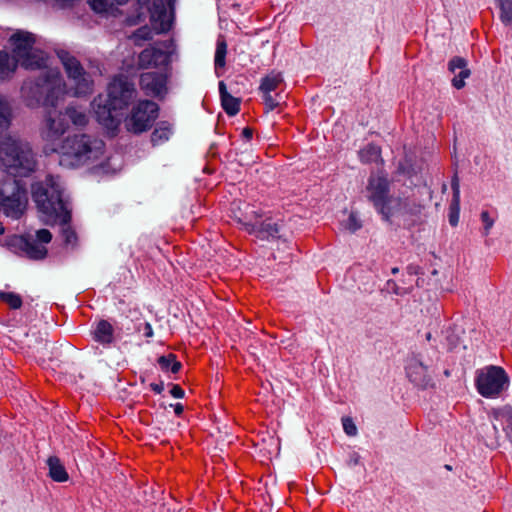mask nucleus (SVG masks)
Returning a JSON list of instances; mask_svg holds the SVG:
<instances>
[{"instance_id":"nucleus-7","label":"nucleus","mask_w":512,"mask_h":512,"mask_svg":"<svg viewBox=\"0 0 512 512\" xmlns=\"http://www.w3.org/2000/svg\"><path fill=\"white\" fill-rule=\"evenodd\" d=\"M14 45V58L26 69L46 68L44 52L33 47L34 37L28 32H17L10 39Z\"/></svg>"},{"instance_id":"nucleus-42","label":"nucleus","mask_w":512,"mask_h":512,"mask_svg":"<svg viewBox=\"0 0 512 512\" xmlns=\"http://www.w3.org/2000/svg\"><path fill=\"white\" fill-rule=\"evenodd\" d=\"M51 239L52 234L47 229H40L36 232V240L42 245L49 243Z\"/></svg>"},{"instance_id":"nucleus-37","label":"nucleus","mask_w":512,"mask_h":512,"mask_svg":"<svg viewBox=\"0 0 512 512\" xmlns=\"http://www.w3.org/2000/svg\"><path fill=\"white\" fill-rule=\"evenodd\" d=\"M344 228L354 233L362 227V223L356 213L352 212L343 223Z\"/></svg>"},{"instance_id":"nucleus-29","label":"nucleus","mask_w":512,"mask_h":512,"mask_svg":"<svg viewBox=\"0 0 512 512\" xmlns=\"http://www.w3.org/2000/svg\"><path fill=\"white\" fill-rule=\"evenodd\" d=\"M65 115L77 127H84L88 123L87 114L76 107L68 106L65 110Z\"/></svg>"},{"instance_id":"nucleus-52","label":"nucleus","mask_w":512,"mask_h":512,"mask_svg":"<svg viewBox=\"0 0 512 512\" xmlns=\"http://www.w3.org/2000/svg\"><path fill=\"white\" fill-rule=\"evenodd\" d=\"M243 223H244V225H247V226H249V225H250L249 220L247 219V217H245V218L243 219Z\"/></svg>"},{"instance_id":"nucleus-11","label":"nucleus","mask_w":512,"mask_h":512,"mask_svg":"<svg viewBox=\"0 0 512 512\" xmlns=\"http://www.w3.org/2000/svg\"><path fill=\"white\" fill-rule=\"evenodd\" d=\"M162 48L150 46L144 49L138 56V67L141 69L156 68L165 66L170 62L171 54L174 51L172 40L160 44Z\"/></svg>"},{"instance_id":"nucleus-2","label":"nucleus","mask_w":512,"mask_h":512,"mask_svg":"<svg viewBox=\"0 0 512 512\" xmlns=\"http://www.w3.org/2000/svg\"><path fill=\"white\" fill-rule=\"evenodd\" d=\"M136 95L135 86L127 77H115L108 86L107 96L99 95L92 102L97 121L108 130H116L121 121L122 111Z\"/></svg>"},{"instance_id":"nucleus-15","label":"nucleus","mask_w":512,"mask_h":512,"mask_svg":"<svg viewBox=\"0 0 512 512\" xmlns=\"http://www.w3.org/2000/svg\"><path fill=\"white\" fill-rule=\"evenodd\" d=\"M140 87L146 95L161 98L166 93V77L156 72L143 73L140 76Z\"/></svg>"},{"instance_id":"nucleus-13","label":"nucleus","mask_w":512,"mask_h":512,"mask_svg":"<svg viewBox=\"0 0 512 512\" xmlns=\"http://www.w3.org/2000/svg\"><path fill=\"white\" fill-rule=\"evenodd\" d=\"M406 373L409 380L419 388L426 389L433 386L429 367L424 365L417 356L409 359L406 366Z\"/></svg>"},{"instance_id":"nucleus-47","label":"nucleus","mask_w":512,"mask_h":512,"mask_svg":"<svg viewBox=\"0 0 512 512\" xmlns=\"http://www.w3.org/2000/svg\"><path fill=\"white\" fill-rule=\"evenodd\" d=\"M143 334L145 337H152L153 336V329L150 323L144 324Z\"/></svg>"},{"instance_id":"nucleus-16","label":"nucleus","mask_w":512,"mask_h":512,"mask_svg":"<svg viewBox=\"0 0 512 512\" xmlns=\"http://www.w3.org/2000/svg\"><path fill=\"white\" fill-rule=\"evenodd\" d=\"M62 83L65 87L64 96H86L92 93L94 86V81L88 72L77 75L75 79H69L68 84H65L63 80Z\"/></svg>"},{"instance_id":"nucleus-23","label":"nucleus","mask_w":512,"mask_h":512,"mask_svg":"<svg viewBox=\"0 0 512 512\" xmlns=\"http://www.w3.org/2000/svg\"><path fill=\"white\" fill-rule=\"evenodd\" d=\"M402 197L388 196L385 202L377 210L384 220L389 221L392 216L403 214Z\"/></svg>"},{"instance_id":"nucleus-25","label":"nucleus","mask_w":512,"mask_h":512,"mask_svg":"<svg viewBox=\"0 0 512 512\" xmlns=\"http://www.w3.org/2000/svg\"><path fill=\"white\" fill-rule=\"evenodd\" d=\"M219 92L221 96L222 107L229 115H235L239 112L240 103L237 98L230 95L226 90L224 82L219 83Z\"/></svg>"},{"instance_id":"nucleus-45","label":"nucleus","mask_w":512,"mask_h":512,"mask_svg":"<svg viewBox=\"0 0 512 512\" xmlns=\"http://www.w3.org/2000/svg\"><path fill=\"white\" fill-rule=\"evenodd\" d=\"M386 289L388 291H391L392 293L396 294V295H402L404 293V291H402L399 286L397 285V283L393 280H389L387 281L386 283Z\"/></svg>"},{"instance_id":"nucleus-40","label":"nucleus","mask_w":512,"mask_h":512,"mask_svg":"<svg viewBox=\"0 0 512 512\" xmlns=\"http://www.w3.org/2000/svg\"><path fill=\"white\" fill-rule=\"evenodd\" d=\"M403 214H413L419 211L420 206L415 200H411L409 197L403 198L402 202Z\"/></svg>"},{"instance_id":"nucleus-19","label":"nucleus","mask_w":512,"mask_h":512,"mask_svg":"<svg viewBox=\"0 0 512 512\" xmlns=\"http://www.w3.org/2000/svg\"><path fill=\"white\" fill-rule=\"evenodd\" d=\"M466 59L455 56L448 63V70L454 74L452 86L456 89H462L465 86V79L471 75L470 69L467 67Z\"/></svg>"},{"instance_id":"nucleus-14","label":"nucleus","mask_w":512,"mask_h":512,"mask_svg":"<svg viewBox=\"0 0 512 512\" xmlns=\"http://www.w3.org/2000/svg\"><path fill=\"white\" fill-rule=\"evenodd\" d=\"M69 128V122L65 112H49L45 121L43 137L46 141L58 140Z\"/></svg>"},{"instance_id":"nucleus-9","label":"nucleus","mask_w":512,"mask_h":512,"mask_svg":"<svg viewBox=\"0 0 512 512\" xmlns=\"http://www.w3.org/2000/svg\"><path fill=\"white\" fill-rule=\"evenodd\" d=\"M158 110V105L153 101H139L126 119L127 130L135 134L147 131L158 117Z\"/></svg>"},{"instance_id":"nucleus-34","label":"nucleus","mask_w":512,"mask_h":512,"mask_svg":"<svg viewBox=\"0 0 512 512\" xmlns=\"http://www.w3.org/2000/svg\"><path fill=\"white\" fill-rule=\"evenodd\" d=\"M11 109L8 102L0 97V129H6L10 124Z\"/></svg>"},{"instance_id":"nucleus-5","label":"nucleus","mask_w":512,"mask_h":512,"mask_svg":"<svg viewBox=\"0 0 512 512\" xmlns=\"http://www.w3.org/2000/svg\"><path fill=\"white\" fill-rule=\"evenodd\" d=\"M37 166L35 154L27 142L0 136V167H2L14 179L27 177L32 174Z\"/></svg>"},{"instance_id":"nucleus-12","label":"nucleus","mask_w":512,"mask_h":512,"mask_svg":"<svg viewBox=\"0 0 512 512\" xmlns=\"http://www.w3.org/2000/svg\"><path fill=\"white\" fill-rule=\"evenodd\" d=\"M367 198L372 202L376 210L389 196V181L385 176L372 174L366 186Z\"/></svg>"},{"instance_id":"nucleus-43","label":"nucleus","mask_w":512,"mask_h":512,"mask_svg":"<svg viewBox=\"0 0 512 512\" xmlns=\"http://www.w3.org/2000/svg\"><path fill=\"white\" fill-rule=\"evenodd\" d=\"M481 220L484 223V234L487 235L494 224V219L490 217L488 211H482Z\"/></svg>"},{"instance_id":"nucleus-32","label":"nucleus","mask_w":512,"mask_h":512,"mask_svg":"<svg viewBox=\"0 0 512 512\" xmlns=\"http://www.w3.org/2000/svg\"><path fill=\"white\" fill-rule=\"evenodd\" d=\"M227 53V44L223 37H219L217 40L216 51H215V69L223 68L225 66V57Z\"/></svg>"},{"instance_id":"nucleus-31","label":"nucleus","mask_w":512,"mask_h":512,"mask_svg":"<svg viewBox=\"0 0 512 512\" xmlns=\"http://www.w3.org/2000/svg\"><path fill=\"white\" fill-rule=\"evenodd\" d=\"M380 155V148L373 144H368L366 147L359 151V158L361 162L365 164L378 161Z\"/></svg>"},{"instance_id":"nucleus-30","label":"nucleus","mask_w":512,"mask_h":512,"mask_svg":"<svg viewBox=\"0 0 512 512\" xmlns=\"http://www.w3.org/2000/svg\"><path fill=\"white\" fill-rule=\"evenodd\" d=\"M500 10V20L507 26L512 28V0H496Z\"/></svg>"},{"instance_id":"nucleus-48","label":"nucleus","mask_w":512,"mask_h":512,"mask_svg":"<svg viewBox=\"0 0 512 512\" xmlns=\"http://www.w3.org/2000/svg\"><path fill=\"white\" fill-rule=\"evenodd\" d=\"M253 133L254 131L252 128H244L242 131V136L247 140H251L253 137Z\"/></svg>"},{"instance_id":"nucleus-38","label":"nucleus","mask_w":512,"mask_h":512,"mask_svg":"<svg viewBox=\"0 0 512 512\" xmlns=\"http://www.w3.org/2000/svg\"><path fill=\"white\" fill-rule=\"evenodd\" d=\"M89 5L97 13L107 12L113 5L111 0H89Z\"/></svg>"},{"instance_id":"nucleus-21","label":"nucleus","mask_w":512,"mask_h":512,"mask_svg":"<svg viewBox=\"0 0 512 512\" xmlns=\"http://www.w3.org/2000/svg\"><path fill=\"white\" fill-rule=\"evenodd\" d=\"M18 245L22 251L31 259H43L47 254V249L40 244L31 235L21 236L18 239Z\"/></svg>"},{"instance_id":"nucleus-54","label":"nucleus","mask_w":512,"mask_h":512,"mask_svg":"<svg viewBox=\"0 0 512 512\" xmlns=\"http://www.w3.org/2000/svg\"><path fill=\"white\" fill-rule=\"evenodd\" d=\"M397 272H398V268H396V267H395V268H393V269H392V273H393V274H395V273H397Z\"/></svg>"},{"instance_id":"nucleus-50","label":"nucleus","mask_w":512,"mask_h":512,"mask_svg":"<svg viewBox=\"0 0 512 512\" xmlns=\"http://www.w3.org/2000/svg\"><path fill=\"white\" fill-rule=\"evenodd\" d=\"M174 411H175L176 415H181L182 412H183L182 404H180V403L175 404L174 405Z\"/></svg>"},{"instance_id":"nucleus-49","label":"nucleus","mask_w":512,"mask_h":512,"mask_svg":"<svg viewBox=\"0 0 512 512\" xmlns=\"http://www.w3.org/2000/svg\"><path fill=\"white\" fill-rule=\"evenodd\" d=\"M150 387L156 393H161L163 391V385L162 384L151 383Z\"/></svg>"},{"instance_id":"nucleus-10","label":"nucleus","mask_w":512,"mask_h":512,"mask_svg":"<svg viewBox=\"0 0 512 512\" xmlns=\"http://www.w3.org/2000/svg\"><path fill=\"white\" fill-rule=\"evenodd\" d=\"M284 81L281 73L271 72L261 80L258 87L266 112L276 108L283 100Z\"/></svg>"},{"instance_id":"nucleus-35","label":"nucleus","mask_w":512,"mask_h":512,"mask_svg":"<svg viewBox=\"0 0 512 512\" xmlns=\"http://www.w3.org/2000/svg\"><path fill=\"white\" fill-rule=\"evenodd\" d=\"M135 45L141 46L144 41L152 39V30L148 26L137 29L131 36Z\"/></svg>"},{"instance_id":"nucleus-41","label":"nucleus","mask_w":512,"mask_h":512,"mask_svg":"<svg viewBox=\"0 0 512 512\" xmlns=\"http://www.w3.org/2000/svg\"><path fill=\"white\" fill-rule=\"evenodd\" d=\"M343 429L349 436H355L357 434V428L351 418L342 419Z\"/></svg>"},{"instance_id":"nucleus-8","label":"nucleus","mask_w":512,"mask_h":512,"mask_svg":"<svg viewBox=\"0 0 512 512\" xmlns=\"http://www.w3.org/2000/svg\"><path fill=\"white\" fill-rule=\"evenodd\" d=\"M509 384L505 370L498 366H488L478 371L476 387L480 395L494 398L501 394Z\"/></svg>"},{"instance_id":"nucleus-24","label":"nucleus","mask_w":512,"mask_h":512,"mask_svg":"<svg viewBox=\"0 0 512 512\" xmlns=\"http://www.w3.org/2000/svg\"><path fill=\"white\" fill-rule=\"evenodd\" d=\"M113 334V326L108 321L101 320L96 325V328L93 332V338L95 341L103 345H109L114 341Z\"/></svg>"},{"instance_id":"nucleus-44","label":"nucleus","mask_w":512,"mask_h":512,"mask_svg":"<svg viewBox=\"0 0 512 512\" xmlns=\"http://www.w3.org/2000/svg\"><path fill=\"white\" fill-rule=\"evenodd\" d=\"M451 187L453 190L452 200H454V202L456 203L457 201H460V185L459 180L456 176L452 179Z\"/></svg>"},{"instance_id":"nucleus-28","label":"nucleus","mask_w":512,"mask_h":512,"mask_svg":"<svg viewBox=\"0 0 512 512\" xmlns=\"http://www.w3.org/2000/svg\"><path fill=\"white\" fill-rule=\"evenodd\" d=\"M172 134L171 126L167 122H160L151 135L153 145H159L167 141Z\"/></svg>"},{"instance_id":"nucleus-26","label":"nucleus","mask_w":512,"mask_h":512,"mask_svg":"<svg viewBox=\"0 0 512 512\" xmlns=\"http://www.w3.org/2000/svg\"><path fill=\"white\" fill-rule=\"evenodd\" d=\"M17 63L19 62L7 52L0 51V81L12 76L16 70Z\"/></svg>"},{"instance_id":"nucleus-53","label":"nucleus","mask_w":512,"mask_h":512,"mask_svg":"<svg viewBox=\"0 0 512 512\" xmlns=\"http://www.w3.org/2000/svg\"><path fill=\"white\" fill-rule=\"evenodd\" d=\"M431 337H432L431 333H430V332H428V333L426 334V339H427L428 341H430V340H431Z\"/></svg>"},{"instance_id":"nucleus-39","label":"nucleus","mask_w":512,"mask_h":512,"mask_svg":"<svg viewBox=\"0 0 512 512\" xmlns=\"http://www.w3.org/2000/svg\"><path fill=\"white\" fill-rule=\"evenodd\" d=\"M459 211H460V201H457L455 203L454 200H452L451 204H450V213H449V223L452 226H456L458 224Z\"/></svg>"},{"instance_id":"nucleus-1","label":"nucleus","mask_w":512,"mask_h":512,"mask_svg":"<svg viewBox=\"0 0 512 512\" xmlns=\"http://www.w3.org/2000/svg\"><path fill=\"white\" fill-rule=\"evenodd\" d=\"M32 197L38 210L47 217V220L62 222V236L67 244L76 242V233L68 224L70 218L67 202L64 198V186L60 177L46 176L43 181L32 186Z\"/></svg>"},{"instance_id":"nucleus-27","label":"nucleus","mask_w":512,"mask_h":512,"mask_svg":"<svg viewBox=\"0 0 512 512\" xmlns=\"http://www.w3.org/2000/svg\"><path fill=\"white\" fill-rule=\"evenodd\" d=\"M50 477L57 482L68 480V473L57 457H49L47 460Z\"/></svg>"},{"instance_id":"nucleus-18","label":"nucleus","mask_w":512,"mask_h":512,"mask_svg":"<svg viewBox=\"0 0 512 512\" xmlns=\"http://www.w3.org/2000/svg\"><path fill=\"white\" fill-rule=\"evenodd\" d=\"M150 18L157 33H163L171 28L170 15L164 0H153L150 8Z\"/></svg>"},{"instance_id":"nucleus-20","label":"nucleus","mask_w":512,"mask_h":512,"mask_svg":"<svg viewBox=\"0 0 512 512\" xmlns=\"http://www.w3.org/2000/svg\"><path fill=\"white\" fill-rule=\"evenodd\" d=\"M56 53L61 64L63 65L68 80L75 79L77 75L79 76L81 73L86 72L83 66L81 65L80 61L70 52L61 49L58 50Z\"/></svg>"},{"instance_id":"nucleus-36","label":"nucleus","mask_w":512,"mask_h":512,"mask_svg":"<svg viewBox=\"0 0 512 512\" xmlns=\"http://www.w3.org/2000/svg\"><path fill=\"white\" fill-rule=\"evenodd\" d=\"M0 299L6 302L12 309H19L22 306L20 295L13 292H0Z\"/></svg>"},{"instance_id":"nucleus-6","label":"nucleus","mask_w":512,"mask_h":512,"mask_svg":"<svg viewBox=\"0 0 512 512\" xmlns=\"http://www.w3.org/2000/svg\"><path fill=\"white\" fill-rule=\"evenodd\" d=\"M28 203L25 185L20 180H6L0 188V211L12 219H19L26 210ZM4 227L0 223V235Z\"/></svg>"},{"instance_id":"nucleus-22","label":"nucleus","mask_w":512,"mask_h":512,"mask_svg":"<svg viewBox=\"0 0 512 512\" xmlns=\"http://www.w3.org/2000/svg\"><path fill=\"white\" fill-rule=\"evenodd\" d=\"M493 420V429L495 434H498V425L499 423L502 426L503 431L506 436L512 440V409L510 407H503L498 410H494L492 413Z\"/></svg>"},{"instance_id":"nucleus-17","label":"nucleus","mask_w":512,"mask_h":512,"mask_svg":"<svg viewBox=\"0 0 512 512\" xmlns=\"http://www.w3.org/2000/svg\"><path fill=\"white\" fill-rule=\"evenodd\" d=\"M258 239H271L286 243L287 234L284 231L282 221L272 217L263 220L258 228Z\"/></svg>"},{"instance_id":"nucleus-33","label":"nucleus","mask_w":512,"mask_h":512,"mask_svg":"<svg viewBox=\"0 0 512 512\" xmlns=\"http://www.w3.org/2000/svg\"><path fill=\"white\" fill-rule=\"evenodd\" d=\"M158 363L162 370L171 371L172 373H177L181 368V363L176 360V356L173 354L161 356Z\"/></svg>"},{"instance_id":"nucleus-4","label":"nucleus","mask_w":512,"mask_h":512,"mask_svg":"<svg viewBox=\"0 0 512 512\" xmlns=\"http://www.w3.org/2000/svg\"><path fill=\"white\" fill-rule=\"evenodd\" d=\"M64 92L65 87L59 71L47 66L35 81L26 80L21 87V96L29 107L40 104L56 106L64 97Z\"/></svg>"},{"instance_id":"nucleus-51","label":"nucleus","mask_w":512,"mask_h":512,"mask_svg":"<svg viewBox=\"0 0 512 512\" xmlns=\"http://www.w3.org/2000/svg\"><path fill=\"white\" fill-rule=\"evenodd\" d=\"M114 2H116L118 5H123L125 3H127L129 0H113Z\"/></svg>"},{"instance_id":"nucleus-46","label":"nucleus","mask_w":512,"mask_h":512,"mask_svg":"<svg viewBox=\"0 0 512 512\" xmlns=\"http://www.w3.org/2000/svg\"><path fill=\"white\" fill-rule=\"evenodd\" d=\"M170 393L174 398H182L184 396V390L179 385H173Z\"/></svg>"},{"instance_id":"nucleus-3","label":"nucleus","mask_w":512,"mask_h":512,"mask_svg":"<svg viewBox=\"0 0 512 512\" xmlns=\"http://www.w3.org/2000/svg\"><path fill=\"white\" fill-rule=\"evenodd\" d=\"M104 146V142L95 136L75 134L52 150L59 154L60 165L74 168L97 161L104 153Z\"/></svg>"}]
</instances>
